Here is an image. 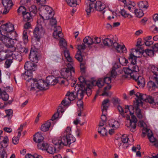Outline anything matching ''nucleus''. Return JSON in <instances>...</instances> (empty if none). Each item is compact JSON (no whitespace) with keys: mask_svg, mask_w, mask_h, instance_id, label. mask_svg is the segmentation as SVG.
<instances>
[{"mask_svg":"<svg viewBox=\"0 0 158 158\" xmlns=\"http://www.w3.org/2000/svg\"><path fill=\"white\" fill-rule=\"evenodd\" d=\"M56 148L53 145H48L46 151L50 154H53L56 151Z\"/></svg>","mask_w":158,"mask_h":158,"instance_id":"nucleus-46","label":"nucleus"},{"mask_svg":"<svg viewBox=\"0 0 158 158\" xmlns=\"http://www.w3.org/2000/svg\"><path fill=\"white\" fill-rule=\"evenodd\" d=\"M109 100L108 99L104 100L102 103V112L103 114L104 113V112H106L108 106H107V104L109 102Z\"/></svg>","mask_w":158,"mask_h":158,"instance_id":"nucleus-45","label":"nucleus"},{"mask_svg":"<svg viewBox=\"0 0 158 158\" xmlns=\"http://www.w3.org/2000/svg\"><path fill=\"white\" fill-rule=\"evenodd\" d=\"M137 99L136 100V104L139 105L142 103V101L147 102V99L148 97L145 94H142L139 92H137L135 94Z\"/></svg>","mask_w":158,"mask_h":158,"instance_id":"nucleus-13","label":"nucleus"},{"mask_svg":"<svg viewBox=\"0 0 158 158\" xmlns=\"http://www.w3.org/2000/svg\"><path fill=\"white\" fill-rule=\"evenodd\" d=\"M51 125L50 120H48L45 123L42 124L41 127V130L44 132L48 131Z\"/></svg>","mask_w":158,"mask_h":158,"instance_id":"nucleus-31","label":"nucleus"},{"mask_svg":"<svg viewBox=\"0 0 158 158\" xmlns=\"http://www.w3.org/2000/svg\"><path fill=\"white\" fill-rule=\"evenodd\" d=\"M71 129L70 127H68L63 133L62 137H60L62 145H70L76 141L75 138L71 134Z\"/></svg>","mask_w":158,"mask_h":158,"instance_id":"nucleus-2","label":"nucleus"},{"mask_svg":"<svg viewBox=\"0 0 158 158\" xmlns=\"http://www.w3.org/2000/svg\"><path fill=\"white\" fill-rule=\"evenodd\" d=\"M152 78L156 82L157 85L152 81H149L148 83V87L149 90L150 91L155 90L158 87V77H153Z\"/></svg>","mask_w":158,"mask_h":158,"instance_id":"nucleus-12","label":"nucleus"},{"mask_svg":"<svg viewBox=\"0 0 158 158\" xmlns=\"http://www.w3.org/2000/svg\"><path fill=\"white\" fill-rule=\"evenodd\" d=\"M6 35L0 34V40L9 48L14 47L13 45L14 41L10 38V37L7 36Z\"/></svg>","mask_w":158,"mask_h":158,"instance_id":"nucleus-8","label":"nucleus"},{"mask_svg":"<svg viewBox=\"0 0 158 158\" xmlns=\"http://www.w3.org/2000/svg\"><path fill=\"white\" fill-rule=\"evenodd\" d=\"M12 62V59H10L6 60L5 64V67L7 68H9L10 67Z\"/></svg>","mask_w":158,"mask_h":158,"instance_id":"nucleus-59","label":"nucleus"},{"mask_svg":"<svg viewBox=\"0 0 158 158\" xmlns=\"http://www.w3.org/2000/svg\"><path fill=\"white\" fill-rule=\"evenodd\" d=\"M123 70L125 74L130 75L131 77H134V75H132V74L134 73L138 72L139 68L137 66H131L129 65L128 68H123Z\"/></svg>","mask_w":158,"mask_h":158,"instance_id":"nucleus-10","label":"nucleus"},{"mask_svg":"<svg viewBox=\"0 0 158 158\" xmlns=\"http://www.w3.org/2000/svg\"><path fill=\"white\" fill-rule=\"evenodd\" d=\"M60 45V46L66 49V47L67 44L65 40L63 38H61L59 41Z\"/></svg>","mask_w":158,"mask_h":158,"instance_id":"nucleus-57","label":"nucleus"},{"mask_svg":"<svg viewBox=\"0 0 158 158\" xmlns=\"http://www.w3.org/2000/svg\"><path fill=\"white\" fill-rule=\"evenodd\" d=\"M6 55V53L3 52H0V62H1L3 60L6 59L5 56Z\"/></svg>","mask_w":158,"mask_h":158,"instance_id":"nucleus-63","label":"nucleus"},{"mask_svg":"<svg viewBox=\"0 0 158 158\" xmlns=\"http://www.w3.org/2000/svg\"><path fill=\"white\" fill-rule=\"evenodd\" d=\"M108 124L110 127L114 128L115 129L117 128L119 126L118 122L113 119H110L109 121Z\"/></svg>","mask_w":158,"mask_h":158,"instance_id":"nucleus-32","label":"nucleus"},{"mask_svg":"<svg viewBox=\"0 0 158 158\" xmlns=\"http://www.w3.org/2000/svg\"><path fill=\"white\" fill-rule=\"evenodd\" d=\"M27 30H24L23 31V39L24 44H27L28 41V39L27 33Z\"/></svg>","mask_w":158,"mask_h":158,"instance_id":"nucleus-50","label":"nucleus"},{"mask_svg":"<svg viewBox=\"0 0 158 158\" xmlns=\"http://www.w3.org/2000/svg\"><path fill=\"white\" fill-rule=\"evenodd\" d=\"M98 132L103 136L107 135V130L104 127H98Z\"/></svg>","mask_w":158,"mask_h":158,"instance_id":"nucleus-52","label":"nucleus"},{"mask_svg":"<svg viewBox=\"0 0 158 158\" xmlns=\"http://www.w3.org/2000/svg\"><path fill=\"white\" fill-rule=\"evenodd\" d=\"M32 80L37 88L40 90H46L48 89L47 84L42 79L37 80L36 79H33Z\"/></svg>","mask_w":158,"mask_h":158,"instance_id":"nucleus-9","label":"nucleus"},{"mask_svg":"<svg viewBox=\"0 0 158 158\" xmlns=\"http://www.w3.org/2000/svg\"><path fill=\"white\" fill-rule=\"evenodd\" d=\"M114 44V48L118 52H122L123 53L127 52V49L124 45L121 46L117 43H115Z\"/></svg>","mask_w":158,"mask_h":158,"instance_id":"nucleus-22","label":"nucleus"},{"mask_svg":"<svg viewBox=\"0 0 158 158\" xmlns=\"http://www.w3.org/2000/svg\"><path fill=\"white\" fill-rule=\"evenodd\" d=\"M57 79L56 78L53 76H48L46 77V83L47 84V85H54L56 84L58 81Z\"/></svg>","mask_w":158,"mask_h":158,"instance_id":"nucleus-16","label":"nucleus"},{"mask_svg":"<svg viewBox=\"0 0 158 158\" xmlns=\"http://www.w3.org/2000/svg\"><path fill=\"white\" fill-rule=\"evenodd\" d=\"M44 139V137L38 133L34 135L33 140L35 142L38 143L37 146L38 148L43 150H46L48 145L43 142Z\"/></svg>","mask_w":158,"mask_h":158,"instance_id":"nucleus-4","label":"nucleus"},{"mask_svg":"<svg viewBox=\"0 0 158 158\" xmlns=\"http://www.w3.org/2000/svg\"><path fill=\"white\" fill-rule=\"evenodd\" d=\"M16 50V48L15 47H11L10 48H9L7 50H6V52H4L6 55V56H5L6 59L10 57L11 56H12V58H13V55H14V54H13V52L15 51Z\"/></svg>","mask_w":158,"mask_h":158,"instance_id":"nucleus-28","label":"nucleus"},{"mask_svg":"<svg viewBox=\"0 0 158 158\" xmlns=\"http://www.w3.org/2000/svg\"><path fill=\"white\" fill-rule=\"evenodd\" d=\"M14 30V25L11 23H7L1 25L0 27V34L8 35L10 34Z\"/></svg>","mask_w":158,"mask_h":158,"instance_id":"nucleus-6","label":"nucleus"},{"mask_svg":"<svg viewBox=\"0 0 158 158\" xmlns=\"http://www.w3.org/2000/svg\"><path fill=\"white\" fill-rule=\"evenodd\" d=\"M0 97L3 101H6L8 99L9 95L5 91H1L0 94Z\"/></svg>","mask_w":158,"mask_h":158,"instance_id":"nucleus-49","label":"nucleus"},{"mask_svg":"<svg viewBox=\"0 0 158 158\" xmlns=\"http://www.w3.org/2000/svg\"><path fill=\"white\" fill-rule=\"evenodd\" d=\"M68 4L70 6L74 7L77 5V0H66Z\"/></svg>","mask_w":158,"mask_h":158,"instance_id":"nucleus-54","label":"nucleus"},{"mask_svg":"<svg viewBox=\"0 0 158 158\" xmlns=\"http://www.w3.org/2000/svg\"><path fill=\"white\" fill-rule=\"evenodd\" d=\"M119 66L117 64H115L113 66L112 70L111 71L110 77L112 78H115L117 75L115 70L119 68Z\"/></svg>","mask_w":158,"mask_h":158,"instance_id":"nucleus-39","label":"nucleus"},{"mask_svg":"<svg viewBox=\"0 0 158 158\" xmlns=\"http://www.w3.org/2000/svg\"><path fill=\"white\" fill-rule=\"evenodd\" d=\"M44 31L42 26L36 27L34 31V37L41 38L42 35L44 34Z\"/></svg>","mask_w":158,"mask_h":158,"instance_id":"nucleus-15","label":"nucleus"},{"mask_svg":"<svg viewBox=\"0 0 158 158\" xmlns=\"http://www.w3.org/2000/svg\"><path fill=\"white\" fill-rule=\"evenodd\" d=\"M53 35L55 38L57 39L59 37H62L63 36V34L61 32V28L60 26L54 27V30Z\"/></svg>","mask_w":158,"mask_h":158,"instance_id":"nucleus-17","label":"nucleus"},{"mask_svg":"<svg viewBox=\"0 0 158 158\" xmlns=\"http://www.w3.org/2000/svg\"><path fill=\"white\" fill-rule=\"evenodd\" d=\"M32 71L30 70H26L24 73L22 74V77L24 79L27 81H28L32 77Z\"/></svg>","mask_w":158,"mask_h":158,"instance_id":"nucleus-26","label":"nucleus"},{"mask_svg":"<svg viewBox=\"0 0 158 158\" xmlns=\"http://www.w3.org/2000/svg\"><path fill=\"white\" fill-rule=\"evenodd\" d=\"M142 134L145 135L147 134L148 138V139L151 143H154V144L156 143L158 141L154 137L152 131L148 129H145L142 131Z\"/></svg>","mask_w":158,"mask_h":158,"instance_id":"nucleus-14","label":"nucleus"},{"mask_svg":"<svg viewBox=\"0 0 158 158\" xmlns=\"http://www.w3.org/2000/svg\"><path fill=\"white\" fill-rule=\"evenodd\" d=\"M134 13L136 17H141L143 15V11L140 9H136L134 10Z\"/></svg>","mask_w":158,"mask_h":158,"instance_id":"nucleus-51","label":"nucleus"},{"mask_svg":"<svg viewBox=\"0 0 158 158\" xmlns=\"http://www.w3.org/2000/svg\"><path fill=\"white\" fill-rule=\"evenodd\" d=\"M89 2L87 4V6L86 9L85 10L87 12V15H89L92 9H93V5L94 3L93 2L96 0H89Z\"/></svg>","mask_w":158,"mask_h":158,"instance_id":"nucleus-25","label":"nucleus"},{"mask_svg":"<svg viewBox=\"0 0 158 158\" xmlns=\"http://www.w3.org/2000/svg\"><path fill=\"white\" fill-rule=\"evenodd\" d=\"M77 98L79 99V101L77 102V105L78 106L80 110L83 111V102L82 101H81L82 99H80V97L79 95L78 96H77Z\"/></svg>","mask_w":158,"mask_h":158,"instance_id":"nucleus-53","label":"nucleus"},{"mask_svg":"<svg viewBox=\"0 0 158 158\" xmlns=\"http://www.w3.org/2000/svg\"><path fill=\"white\" fill-rule=\"evenodd\" d=\"M36 51H31L30 52L29 55V58L30 60L33 62L37 63L39 60V58L36 54Z\"/></svg>","mask_w":158,"mask_h":158,"instance_id":"nucleus-24","label":"nucleus"},{"mask_svg":"<svg viewBox=\"0 0 158 158\" xmlns=\"http://www.w3.org/2000/svg\"><path fill=\"white\" fill-rule=\"evenodd\" d=\"M77 93L76 92H68L66 94V96L68 97V99L70 101H72L75 99L76 98V95L77 96Z\"/></svg>","mask_w":158,"mask_h":158,"instance_id":"nucleus-29","label":"nucleus"},{"mask_svg":"<svg viewBox=\"0 0 158 158\" xmlns=\"http://www.w3.org/2000/svg\"><path fill=\"white\" fill-rule=\"evenodd\" d=\"M116 37H115L113 38V40L112 39L107 38L103 40L102 41L104 44L105 46H113L114 48V44L115 43H117L116 40H114V39H115Z\"/></svg>","mask_w":158,"mask_h":158,"instance_id":"nucleus-18","label":"nucleus"},{"mask_svg":"<svg viewBox=\"0 0 158 158\" xmlns=\"http://www.w3.org/2000/svg\"><path fill=\"white\" fill-rule=\"evenodd\" d=\"M131 118V119H130V116L127 115L126 118L127 120L125 122V125L131 131L134 132L135 131L137 119L135 116H132Z\"/></svg>","mask_w":158,"mask_h":158,"instance_id":"nucleus-5","label":"nucleus"},{"mask_svg":"<svg viewBox=\"0 0 158 158\" xmlns=\"http://www.w3.org/2000/svg\"><path fill=\"white\" fill-rule=\"evenodd\" d=\"M135 52L136 53H138L139 54H140L141 56L144 53H145L148 56L152 57L153 56L154 54L155 51H154L153 49L152 48V49H147L145 51L142 50V52L141 51L138 49H136L135 50Z\"/></svg>","mask_w":158,"mask_h":158,"instance_id":"nucleus-19","label":"nucleus"},{"mask_svg":"<svg viewBox=\"0 0 158 158\" xmlns=\"http://www.w3.org/2000/svg\"><path fill=\"white\" fill-rule=\"evenodd\" d=\"M25 157L26 158H42L41 156L39 155L36 154H35L33 155L28 154L26 155Z\"/></svg>","mask_w":158,"mask_h":158,"instance_id":"nucleus-56","label":"nucleus"},{"mask_svg":"<svg viewBox=\"0 0 158 158\" xmlns=\"http://www.w3.org/2000/svg\"><path fill=\"white\" fill-rule=\"evenodd\" d=\"M147 102L150 104H155V98H154L151 96H148L147 99Z\"/></svg>","mask_w":158,"mask_h":158,"instance_id":"nucleus-64","label":"nucleus"},{"mask_svg":"<svg viewBox=\"0 0 158 158\" xmlns=\"http://www.w3.org/2000/svg\"><path fill=\"white\" fill-rule=\"evenodd\" d=\"M94 7L96 10L98 11H102L105 7L104 4L100 1H97L93 5Z\"/></svg>","mask_w":158,"mask_h":158,"instance_id":"nucleus-21","label":"nucleus"},{"mask_svg":"<svg viewBox=\"0 0 158 158\" xmlns=\"http://www.w3.org/2000/svg\"><path fill=\"white\" fill-rule=\"evenodd\" d=\"M29 12L32 14V16H35L37 11L36 6L35 5H31L29 8Z\"/></svg>","mask_w":158,"mask_h":158,"instance_id":"nucleus-43","label":"nucleus"},{"mask_svg":"<svg viewBox=\"0 0 158 158\" xmlns=\"http://www.w3.org/2000/svg\"><path fill=\"white\" fill-rule=\"evenodd\" d=\"M2 3L4 7H11L13 5L11 0H2Z\"/></svg>","mask_w":158,"mask_h":158,"instance_id":"nucleus-41","label":"nucleus"},{"mask_svg":"<svg viewBox=\"0 0 158 158\" xmlns=\"http://www.w3.org/2000/svg\"><path fill=\"white\" fill-rule=\"evenodd\" d=\"M118 60L120 63L122 65H126L128 62V60L123 56H120L118 58Z\"/></svg>","mask_w":158,"mask_h":158,"instance_id":"nucleus-48","label":"nucleus"},{"mask_svg":"<svg viewBox=\"0 0 158 158\" xmlns=\"http://www.w3.org/2000/svg\"><path fill=\"white\" fill-rule=\"evenodd\" d=\"M5 113L6 115L4 116V117H7L8 120L10 121L13 116V110L12 109H8L5 110Z\"/></svg>","mask_w":158,"mask_h":158,"instance_id":"nucleus-44","label":"nucleus"},{"mask_svg":"<svg viewBox=\"0 0 158 158\" xmlns=\"http://www.w3.org/2000/svg\"><path fill=\"white\" fill-rule=\"evenodd\" d=\"M140 56H135L132 53H131L129 55V61L131 62L130 66H137L135 65L136 63V58L137 57H140Z\"/></svg>","mask_w":158,"mask_h":158,"instance_id":"nucleus-23","label":"nucleus"},{"mask_svg":"<svg viewBox=\"0 0 158 158\" xmlns=\"http://www.w3.org/2000/svg\"><path fill=\"white\" fill-rule=\"evenodd\" d=\"M128 108L129 111L130 112L131 117H132V116H134V107L132 106L131 105L128 106Z\"/></svg>","mask_w":158,"mask_h":158,"instance_id":"nucleus-60","label":"nucleus"},{"mask_svg":"<svg viewBox=\"0 0 158 158\" xmlns=\"http://www.w3.org/2000/svg\"><path fill=\"white\" fill-rule=\"evenodd\" d=\"M64 56L67 61L69 62V63H73L72 59L70 56L69 51L66 49L64 50Z\"/></svg>","mask_w":158,"mask_h":158,"instance_id":"nucleus-38","label":"nucleus"},{"mask_svg":"<svg viewBox=\"0 0 158 158\" xmlns=\"http://www.w3.org/2000/svg\"><path fill=\"white\" fill-rule=\"evenodd\" d=\"M121 140L123 143H127L129 140V138L127 136L125 135H122Z\"/></svg>","mask_w":158,"mask_h":158,"instance_id":"nucleus-61","label":"nucleus"},{"mask_svg":"<svg viewBox=\"0 0 158 158\" xmlns=\"http://www.w3.org/2000/svg\"><path fill=\"white\" fill-rule=\"evenodd\" d=\"M73 64V63H68L66 68L62 69L61 74L64 78L68 80L71 79L72 73L75 72Z\"/></svg>","mask_w":158,"mask_h":158,"instance_id":"nucleus-3","label":"nucleus"},{"mask_svg":"<svg viewBox=\"0 0 158 158\" xmlns=\"http://www.w3.org/2000/svg\"><path fill=\"white\" fill-rule=\"evenodd\" d=\"M13 59H14L19 61H20L22 59V57L21 54L18 52H15L13 55Z\"/></svg>","mask_w":158,"mask_h":158,"instance_id":"nucleus-47","label":"nucleus"},{"mask_svg":"<svg viewBox=\"0 0 158 158\" xmlns=\"http://www.w3.org/2000/svg\"><path fill=\"white\" fill-rule=\"evenodd\" d=\"M78 79L80 81V83L79 84V83H78L76 86L78 85L79 88H81V87H83V86H84L85 85H86L88 84L87 82L86 81L85 79L83 77H80Z\"/></svg>","mask_w":158,"mask_h":158,"instance_id":"nucleus-34","label":"nucleus"},{"mask_svg":"<svg viewBox=\"0 0 158 158\" xmlns=\"http://www.w3.org/2000/svg\"><path fill=\"white\" fill-rule=\"evenodd\" d=\"M61 140L60 138H54L52 140L53 143L55 145L57 146L58 147L56 148L60 149V146L62 145V142H61Z\"/></svg>","mask_w":158,"mask_h":158,"instance_id":"nucleus-42","label":"nucleus"},{"mask_svg":"<svg viewBox=\"0 0 158 158\" xmlns=\"http://www.w3.org/2000/svg\"><path fill=\"white\" fill-rule=\"evenodd\" d=\"M139 105L138 104H136L135 105L134 107L135 108L136 114L137 117L139 118H143V115L141 110L139 108Z\"/></svg>","mask_w":158,"mask_h":158,"instance_id":"nucleus-37","label":"nucleus"},{"mask_svg":"<svg viewBox=\"0 0 158 158\" xmlns=\"http://www.w3.org/2000/svg\"><path fill=\"white\" fill-rule=\"evenodd\" d=\"M91 86L90 84H88L85 85L81 88H79L77 91V96L80 97V99H82L84 96V94L86 93L88 96L90 95L91 94Z\"/></svg>","mask_w":158,"mask_h":158,"instance_id":"nucleus-7","label":"nucleus"},{"mask_svg":"<svg viewBox=\"0 0 158 158\" xmlns=\"http://www.w3.org/2000/svg\"><path fill=\"white\" fill-rule=\"evenodd\" d=\"M23 18L25 21L31 22L32 20V18L35 16H32V14L30 12H26L23 15Z\"/></svg>","mask_w":158,"mask_h":158,"instance_id":"nucleus-33","label":"nucleus"},{"mask_svg":"<svg viewBox=\"0 0 158 158\" xmlns=\"http://www.w3.org/2000/svg\"><path fill=\"white\" fill-rule=\"evenodd\" d=\"M83 42L84 44H87L88 45H92L93 44V37L91 38L90 36H86L85 38L83 40ZM82 44H83V43Z\"/></svg>","mask_w":158,"mask_h":158,"instance_id":"nucleus-36","label":"nucleus"},{"mask_svg":"<svg viewBox=\"0 0 158 158\" xmlns=\"http://www.w3.org/2000/svg\"><path fill=\"white\" fill-rule=\"evenodd\" d=\"M2 148H0V158H7V154L5 152L4 149L3 148L5 147V148L7 146V145H5L3 146L2 145H1Z\"/></svg>","mask_w":158,"mask_h":158,"instance_id":"nucleus-40","label":"nucleus"},{"mask_svg":"<svg viewBox=\"0 0 158 158\" xmlns=\"http://www.w3.org/2000/svg\"><path fill=\"white\" fill-rule=\"evenodd\" d=\"M104 83H105L104 81V79L100 78L97 81L96 84L99 88H101L104 85Z\"/></svg>","mask_w":158,"mask_h":158,"instance_id":"nucleus-55","label":"nucleus"},{"mask_svg":"<svg viewBox=\"0 0 158 158\" xmlns=\"http://www.w3.org/2000/svg\"><path fill=\"white\" fill-rule=\"evenodd\" d=\"M54 14V12L52 8L48 6H46L44 8L41 16L43 19L45 20L51 19L50 24L52 26H54L56 24L57 21L55 18H53Z\"/></svg>","mask_w":158,"mask_h":158,"instance_id":"nucleus-1","label":"nucleus"},{"mask_svg":"<svg viewBox=\"0 0 158 158\" xmlns=\"http://www.w3.org/2000/svg\"><path fill=\"white\" fill-rule=\"evenodd\" d=\"M40 39V38L34 37L31 40L32 43L36 49H39L41 45Z\"/></svg>","mask_w":158,"mask_h":158,"instance_id":"nucleus-27","label":"nucleus"},{"mask_svg":"<svg viewBox=\"0 0 158 158\" xmlns=\"http://www.w3.org/2000/svg\"><path fill=\"white\" fill-rule=\"evenodd\" d=\"M117 108L120 114L123 117H125V116L124 115V113H127L129 111L128 105L125 106L124 109H123L122 106L119 105L118 106Z\"/></svg>","mask_w":158,"mask_h":158,"instance_id":"nucleus-30","label":"nucleus"},{"mask_svg":"<svg viewBox=\"0 0 158 158\" xmlns=\"http://www.w3.org/2000/svg\"><path fill=\"white\" fill-rule=\"evenodd\" d=\"M93 44H98L101 42L102 40L100 38L97 37H93Z\"/></svg>","mask_w":158,"mask_h":158,"instance_id":"nucleus-62","label":"nucleus"},{"mask_svg":"<svg viewBox=\"0 0 158 158\" xmlns=\"http://www.w3.org/2000/svg\"><path fill=\"white\" fill-rule=\"evenodd\" d=\"M36 65L33 62L30 61L27 62L24 65L25 70L34 71L35 70Z\"/></svg>","mask_w":158,"mask_h":158,"instance_id":"nucleus-20","label":"nucleus"},{"mask_svg":"<svg viewBox=\"0 0 158 158\" xmlns=\"http://www.w3.org/2000/svg\"><path fill=\"white\" fill-rule=\"evenodd\" d=\"M18 13H22L23 15L26 12V9L23 6H20L18 10Z\"/></svg>","mask_w":158,"mask_h":158,"instance_id":"nucleus-58","label":"nucleus"},{"mask_svg":"<svg viewBox=\"0 0 158 158\" xmlns=\"http://www.w3.org/2000/svg\"><path fill=\"white\" fill-rule=\"evenodd\" d=\"M135 80L139 87H143L144 86L145 82L144 79L143 77L139 76L137 79H135Z\"/></svg>","mask_w":158,"mask_h":158,"instance_id":"nucleus-35","label":"nucleus"},{"mask_svg":"<svg viewBox=\"0 0 158 158\" xmlns=\"http://www.w3.org/2000/svg\"><path fill=\"white\" fill-rule=\"evenodd\" d=\"M86 48V46L84 44L77 45V53L75 55V57L76 59L80 62H82L83 60V57L81 55V52Z\"/></svg>","mask_w":158,"mask_h":158,"instance_id":"nucleus-11","label":"nucleus"}]
</instances>
